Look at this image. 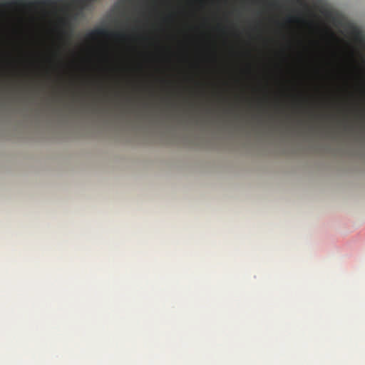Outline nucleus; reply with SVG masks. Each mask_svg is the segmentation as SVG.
Returning a JSON list of instances; mask_svg holds the SVG:
<instances>
[{
  "instance_id": "obj_6",
  "label": "nucleus",
  "mask_w": 365,
  "mask_h": 365,
  "mask_svg": "<svg viewBox=\"0 0 365 365\" xmlns=\"http://www.w3.org/2000/svg\"><path fill=\"white\" fill-rule=\"evenodd\" d=\"M79 3H86V1H78Z\"/></svg>"
},
{
  "instance_id": "obj_7",
  "label": "nucleus",
  "mask_w": 365,
  "mask_h": 365,
  "mask_svg": "<svg viewBox=\"0 0 365 365\" xmlns=\"http://www.w3.org/2000/svg\"><path fill=\"white\" fill-rule=\"evenodd\" d=\"M293 20H294L293 18L289 19V21H293Z\"/></svg>"
},
{
  "instance_id": "obj_2",
  "label": "nucleus",
  "mask_w": 365,
  "mask_h": 365,
  "mask_svg": "<svg viewBox=\"0 0 365 365\" xmlns=\"http://www.w3.org/2000/svg\"><path fill=\"white\" fill-rule=\"evenodd\" d=\"M110 36L118 38H124L125 37V34L124 33L110 32L108 29L105 27L96 29L89 34V36L91 38H96L101 36L108 37Z\"/></svg>"
},
{
  "instance_id": "obj_5",
  "label": "nucleus",
  "mask_w": 365,
  "mask_h": 365,
  "mask_svg": "<svg viewBox=\"0 0 365 365\" xmlns=\"http://www.w3.org/2000/svg\"><path fill=\"white\" fill-rule=\"evenodd\" d=\"M180 3H221L222 1H180ZM272 3H276L277 1H271Z\"/></svg>"
},
{
  "instance_id": "obj_4",
  "label": "nucleus",
  "mask_w": 365,
  "mask_h": 365,
  "mask_svg": "<svg viewBox=\"0 0 365 365\" xmlns=\"http://www.w3.org/2000/svg\"><path fill=\"white\" fill-rule=\"evenodd\" d=\"M71 16H66L63 18H61L59 21L63 27H69L71 26Z\"/></svg>"
},
{
  "instance_id": "obj_3",
  "label": "nucleus",
  "mask_w": 365,
  "mask_h": 365,
  "mask_svg": "<svg viewBox=\"0 0 365 365\" xmlns=\"http://www.w3.org/2000/svg\"><path fill=\"white\" fill-rule=\"evenodd\" d=\"M4 3H7L9 4H21L24 3H29V4H51L54 3H58V1H4Z\"/></svg>"
},
{
  "instance_id": "obj_8",
  "label": "nucleus",
  "mask_w": 365,
  "mask_h": 365,
  "mask_svg": "<svg viewBox=\"0 0 365 365\" xmlns=\"http://www.w3.org/2000/svg\"><path fill=\"white\" fill-rule=\"evenodd\" d=\"M296 2H297V3H302V1H297Z\"/></svg>"
},
{
  "instance_id": "obj_1",
  "label": "nucleus",
  "mask_w": 365,
  "mask_h": 365,
  "mask_svg": "<svg viewBox=\"0 0 365 365\" xmlns=\"http://www.w3.org/2000/svg\"><path fill=\"white\" fill-rule=\"evenodd\" d=\"M323 14L325 18L334 26L350 27V24L346 22L345 16L339 11L325 10Z\"/></svg>"
}]
</instances>
